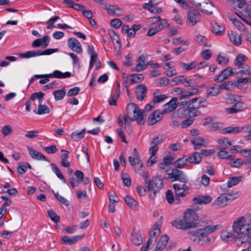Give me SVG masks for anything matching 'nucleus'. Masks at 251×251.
<instances>
[{"label":"nucleus","instance_id":"f257e3e1","mask_svg":"<svg viewBox=\"0 0 251 251\" xmlns=\"http://www.w3.org/2000/svg\"><path fill=\"white\" fill-rule=\"evenodd\" d=\"M233 231L224 230L221 232V238L224 242L234 241L238 246L246 243L248 239L251 238V232L249 229L251 228V224H246V219L243 217H239L233 222L232 225Z\"/></svg>","mask_w":251,"mask_h":251},{"label":"nucleus","instance_id":"f03ea898","mask_svg":"<svg viewBox=\"0 0 251 251\" xmlns=\"http://www.w3.org/2000/svg\"><path fill=\"white\" fill-rule=\"evenodd\" d=\"M197 228L190 231V233L197 238L194 239V241L199 243H205L213 242L215 240L213 237H209V235L220 228L219 225H207L205 222H202L201 224H197L196 226Z\"/></svg>","mask_w":251,"mask_h":251},{"label":"nucleus","instance_id":"7ed1b4c3","mask_svg":"<svg viewBox=\"0 0 251 251\" xmlns=\"http://www.w3.org/2000/svg\"><path fill=\"white\" fill-rule=\"evenodd\" d=\"M126 110L127 114H132L133 117L130 118L128 115H124V120L126 125L127 124V118L130 121H136L140 125L144 124V117L145 115V112L144 110L140 109L137 104L133 103L128 104L127 105Z\"/></svg>","mask_w":251,"mask_h":251},{"label":"nucleus","instance_id":"20e7f679","mask_svg":"<svg viewBox=\"0 0 251 251\" xmlns=\"http://www.w3.org/2000/svg\"><path fill=\"white\" fill-rule=\"evenodd\" d=\"M71 75L72 74L70 72L62 73L59 70H55L50 74L35 75L34 77H36V78H41L39 83L43 84L48 82L50 81V78H65L70 77Z\"/></svg>","mask_w":251,"mask_h":251},{"label":"nucleus","instance_id":"39448f33","mask_svg":"<svg viewBox=\"0 0 251 251\" xmlns=\"http://www.w3.org/2000/svg\"><path fill=\"white\" fill-rule=\"evenodd\" d=\"M145 181L148 190L153 192V195H151V197L154 199L156 193L159 191L163 187V180L158 176H155L151 180H145Z\"/></svg>","mask_w":251,"mask_h":251},{"label":"nucleus","instance_id":"423d86ee","mask_svg":"<svg viewBox=\"0 0 251 251\" xmlns=\"http://www.w3.org/2000/svg\"><path fill=\"white\" fill-rule=\"evenodd\" d=\"M58 49H48L44 50H30L25 53H20L19 56L21 58H29L44 55H50L58 51Z\"/></svg>","mask_w":251,"mask_h":251},{"label":"nucleus","instance_id":"0eeeda50","mask_svg":"<svg viewBox=\"0 0 251 251\" xmlns=\"http://www.w3.org/2000/svg\"><path fill=\"white\" fill-rule=\"evenodd\" d=\"M191 2L205 14H212L213 5L209 0H192Z\"/></svg>","mask_w":251,"mask_h":251},{"label":"nucleus","instance_id":"6e6552de","mask_svg":"<svg viewBox=\"0 0 251 251\" xmlns=\"http://www.w3.org/2000/svg\"><path fill=\"white\" fill-rule=\"evenodd\" d=\"M167 175L168 178L171 179L172 181L177 180L185 184L188 181L187 175L183 171L176 168L173 169L172 172L167 174Z\"/></svg>","mask_w":251,"mask_h":251},{"label":"nucleus","instance_id":"1a4fd4ad","mask_svg":"<svg viewBox=\"0 0 251 251\" xmlns=\"http://www.w3.org/2000/svg\"><path fill=\"white\" fill-rule=\"evenodd\" d=\"M198 219V216L195 210L192 209H188L184 214V220L189 228L196 226L197 224L194 223Z\"/></svg>","mask_w":251,"mask_h":251},{"label":"nucleus","instance_id":"9d476101","mask_svg":"<svg viewBox=\"0 0 251 251\" xmlns=\"http://www.w3.org/2000/svg\"><path fill=\"white\" fill-rule=\"evenodd\" d=\"M162 217H160V219L158 220L154 225L152 226V229L150 232L149 233V238L148 239V241H150L151 243H152L155 242L158 236L160 234V228L162 224Z\"/></svg>","mask_w":251,"mask_h":251},{"label":"nucleus","instance_id":"9b49d317","mask_svg":"<svg viewBox=\"0 0 251 251\" xmlns=\"http://www.w3.org/2000/svg\"><path fill=\"white\" fill-rule=\"evenodd\" d=\"M128 161L131 165L134 167L136 171H140L143 166L140 159L139 153L136 148L133 150V156L128 157Z\"/></svg>","mask_w":251,"mask_h":251},{"label":"nucleus","instance_id":"f8f14e48","mask_svg":"<svg viewBox=\"0 0 251 251\" xmlns=\"http://www.w3.org/2000/svg\"><path fill=\"white\" fill-rule=\"evenodd\" d=\"M247 108L248 105L246 103L241 101L237 102L232 107L225 108V112L227 114H233Z\"/></svg>","mask_w":251,"mask_h":251},{"label":"nucleus","instance_id":"ddd939ff","mask_svg":"<svg viewBox=\"0 0 251 251\" xmlns=\"http://www.w3.org/2000/svg\"><path fill=\"white\" fill-rule=\"evenodd\" d=\"M68 46L73 51L78 54L82 52L83 50L80 43L75 38H71L68 40Z\"/></svg>","mask_w":251,"mask_h":251},{"label":"nucleus","instance_id":"4468645a","mask_svg":"<svg viewBox=\"0 0 251 251\" xmlns=\"http://www.w3.org/2000/svg\"><path fill=\"white\" fill-rule=\"evenodd\" d=\"M177 98L173 97L168 102L165 103L164 106V109L162 111L164 114L170 113L174 111L177 107Z\"/></svg>","mask_w":251,"mask_h":251},{"label":"nucleus","instance_id":"2eb2a0df","mask_svg":"<svg viewBox=\"0 0 251 251\" xmlns=\"http://www.w3.org/2000/svg\"><path fill=\"white\" fill-rule=\"evenodd\" d=\"M191 143L193 145L195 150H199L202 147L207 146L209 141L208 139H205L201 137H196L191 141Z\"/></svg>","mask_w":251,"mask_h":251},{"label":"nucleus","instance_id":"dca6fc26","mask_svg":"<svg viewBox=\"0 0 251 251\" xmlns=\"http://www.w3.org/2000/svg\"><path fill=\"white\" fill-rule=\"evenodd\" d=\"M147 56L143 54L138 58L136 66L132 68V71L141 72L146 69L147 65L146 64Z\"/></svg>","mask_w":251,"mask_h":251},{"label":"nucleus","instance_id":"f3484780","mask_svg":"<svg viewBox=\"0 0 251 251\" xmlns=\"http://www.w3.org/2000/svg\"><path fill=\"white\" fill-rule=\"evenodd\" d=\"M164 115L162 111L156 110L153 112L149 117L148 124L149 126H152L157 122H159L162 119V115Z\"/></svg>","mask_w":251,"mask_h":251},{"label":"nucleus","instance_id":"a211bd4d","mask_svg":"<svg viewBox=\"0 0 251 251\" xmlns=\"http://www.w3.org/2000/svg\"><path fill=\"white\" fill-rule=\"evenodd\" d=\"M228 203L227 198L225 197L224 194H223L214 200L212 204L216 208H222Z\"/></svg>","mask_w":251,"mask_h":251},{"label":"nucleus","instance_id":"6ab92c4d","mask_svg":"<svg viewBox=\"0 0 251 251\" xmlns=\"http://www.w3.org/2000/svg\"><path fill=\"white\" fill-rule=\"evenodd\" d=\"M187 18L189 23L192 25H194L201 19V15L196 10H193L188 12Z\"/></svg>","mask_w":251,"mask_h":251},{"label":"nucleus","instance_id":"aec40b11","mask_svg":"<svg viewBox=\"0 0 251 251\" xmlns=\"http://www.w3.org/2000/svg\"><path fill=\"white\" fill-rule=\"evenodd\" d=\"M155 4L156 3L152 0H150L148 3L143 4L142 7L144 9L149 10L152 14H159L162 11V8L156 7L155 6Z\"/></svg>","mask_w":251,"mask_h":251},{"label":"nucleus","instance_id":"412c9836","mask_svg":"<svg viewBox=\"0 0 251 251\" xmlns=\"http://www.w3.org/2000/svg\"><path fill=\"white\" fill-rule=\"evenodd\" d=\"M233 74V70L231 68L228 67L221 72V74L216 76L214 80L215 81L222 82L227 79L229 76Z\"/></svg>","mask_w":251,"mask_h":251},{"label":"nucleus","instance_id":"4be33fe9","mask_svg":"<svg viewBox=\"0 0 251 251\" xmlns=\"http://www.w3.org/2000/svg\"><path fill=\"white\" fill-rule=\"evenodd\" d=\"M248 60V57L245 55L239 53L236 57L234 63L236 67L238 68H241V67H243L244 66H247L246 64V62Z\"/></svg>","mask_w":251,"mask_h":251},{"label":"nucleus","instance_id":"5701e85b","mask_svg":"<svg viewBox=\"0 0 251 251\" xmlns=\"http://www.w3.org/2000/svg\"><path fill=\"white\" fill-rule=\"evenodd\" d=\"M29 155L34 159L47 161L46 157L41 152L37 151L31 147H28Z\"/></svg>","mask_w":251,"mask_h":251},{"label":"nucleus","instance_id":"b1692460","mask_svg":"<svg viewBox=\"0 0 251 251\" xmlns=\"http://www.w3.org/2000/svg\"><path fill=\"white\" fill-rule=\"evenodd\" d=\"M83 236L84 235H79L69 237L65 235L62 237V240L66 245H72L76 243L79 240L82 239Z\"/></svg>","mask_w":251,"mask_h":251},{"label":"nucleus","instance_id":"393cba45","mask_svg":"<svg viewBox=\"0 0 251 251\" xmlns=\"http://www.w3.org/2000/svg\"><path fill=\"white\" fill-rule=\"evenodd\" d=\"M147 90V87L145 85L140 84L137 86L136 94L137 99L139 100L142 101L144 99Z\"/></svg>","mask_w":251,"mask_h":251},{"label":"nucleus","instance_id":"a878e982","mask_svg":"<svg viewBox=\"0 0 251 251\" xmlns=\"http://www.w3.org/2000/svg\"><path fill=\"white\" fill-rule=\"evenodd\" d=\"M193 201L196 204L204 203L207 204L209 203L212 201V198L210 196H199L193 198Z\"/></svg>","mask_w":251,"mask_h":251},{"label":"nucleus","instance_id":"bb28decb","mask_svg":"<svg viewBox=\"0 0 251 251\" xmlns=\"http://www.w3.org/2000/svg\"><path fill=\"white\" fill-rule=\"evenodd\" d=\"M131 241L134 245L139 246L142 243L143 239L139 233L135 232L133 230L131 233Z\"/></svg>","mask_w":251,"mask_h":251},{"label":"nucleus","instance_id":"cd10ccee","mask_svg":"<svg viewBox=\"0 0 251 251\" xmlns=\"http://www.w3.org/2000/svg\"><path fill=\"white\" fill-rule=\"evenodd\" d=\"M125 201L127 205L133 210H138L139 209L138 202L134 200L129 196H126L125 197Z\"/></svg>","mask_w":251,"mask_h":251},{"label":"nucleus","instance_id":"c85d7f7f","mask_svg":"<svg viewBox=\"0 0 251 251\" xmlns=\"http://www.w3.org/2000/svg\"><path fill=\"white\" fill-rule=\"evenodd\" d=\"M229 19L231 21L234 25L239 30L240 32L245 31L246 30L245 25L241 23L239 20L233 17V16H229Z\"/></svg>","mask_w":251,"mask_h":251},{"label":"nucleus","instance_id":"c756f323","mask_svg":"<svg viewBox=\"0 0 251 251\" xmlns=\"http://www.w3.org/2000/svg\"><path fill=\"white\" fill-rule=\"evenodd\" d=\"M220 89L219 85L217 86L214 85L212 86H210L206 89L207 95L206 98L209 96H215L218 95L220 93Z\"/></svg>","mask_w":251,"mask_h":251},{"label":"nucleus","instance_id":"7c9ffc66","mask_svg":"<svg viewBox=\"0 0 251 251\" xmlns=\"http://www.w3.org/2000/svg\"><path fill=\"white\" fill-rule=\"evenodd\" d=\"M61 151L64 152V153H62L60 156L61 159V165L62 166L65 167H69L70 165V162L69 161H68V159L69 158V151L67 150H63V149H62L61 150Z\"/></svg>","mask_w":251,"mask_h":251},{"label":"nucleus","instance_id":"2f4dec72","mask_svg":"<svg viewBox=\"0 0 251 251\" xmlns=\"http://www.w3.org/2000/svg\"><path fill=\"white\" fill-rule=\"evenodd\" d=\"M188 162L191 163L199 164L201 160V156L198 152H195L187 157Z\"/></svg>","mask_w":251,"mask_h":251},{"label":"nucleus","instance_id":"473e14b6","mask_svg":"<svg viewBox=\"0 0 251 251\" xmlns=\"http://www.w3.org/2000/svg\"><path fill=\"white\" fill-rule=\"evenodd\" d=\"M88 53L91 54V59L89 63V68L91 69L94 64V62L96 61V57H97V53L94 52V50L93 46H88Z\"/></svg>","mask_w":251,"mask_h":251},{"label":"nucleus","instance_id":"72a5a7b5","mask_svg":"<svg viewBox=\"0 0 251 251\" xmlns=\"http://www.w3.org/2000/svg\"><path fill=\"white\" fill-rule=\"evenodd\" d=\"M217 142L220 145V146L217 147L218 150H226L228 147L231 145V142L226 138L218 140Z\"/></svg>","mask_w":251,"mask_h":251},{"label":"nucleus","instance_id":"f704fd0d","mask_svg":"<svg viewBox=\"0 0 251 251\" xmlns=\"http://www.w3.org/2000/svg\"><path fill=\"white\" fill-rule=\"evenodd\" d=\"M228 37L230 40L236 46H239L241 44V39L240 36L236 34L233 31H230L228 33Z\"/></svg>","mask_w":251,"mask_h":251},{"label":"nucleus","instance_id":"c9c22d12","mask_svg":"<svg viewBox=\"0 0 251 251\" xmlns=\"http://www.w3.org/2000/svg\"><path fill=\"white\" fill-rule=\"evenodd\" d=\"M50 111V108L49 106L42 103L38 104V110H34V112L38 115L48 114Z\"/></svg>","mask_w":251,"mask_h":251},{"label":"nucleus","instance_id":"e433bc0d","mask_svg":"<svg viewBox=\"0 0 251 251\" xmlns=\"http://www.w3.org/2000/svg\"><path fill=\"white\" fill-rule=\"evenodd\" d=\"M242 176L229 177L227 182V187L231 188L236 185L242 180Z\"/></svg>","mask_w":251,"mask_h":251},{"label":"nucleus","instance_id":"4c0bfd02","mask_svg":"<svg viewBox=\"0 0 251 251\" xmlns=\"http://www.w3.org/2000/svg\"><path fill=\"white\" fill-rule=\"evenodd\" d=\"M172 225L178 229H185L189 228L184 220L174 221L172 222Z\"/></svg>","mask_w":251,"mask_h":251},{"label":"nucleus","instance_id":"58836bf2","mask_svg":"<svg viewBox=\"0 0 251 251\" xmlns=\"http://www.w3.org/2000/svg\"><path fill=\"white\" fill-rule=\"evenodd\" d=\"M186 187V184L183 185V187H181L180 185L178 183H175L173 185V187L175 189V194L177 196L183 197L185 196L184 187Z\"/></svg>","mask_w":251,"mask_h":251},{"label":"nucleus","instance_id":"ea45409f","mask_svg":"<svg viewBox=\"0 0 251 251\" xmlns=\"http://www.w3.org/2000/svg\"><path fill=\"white\" fill-rule=\"evenodd\" d=\"M244 127L243 126H229L223 129L224 133H239L243 130Z\"/></svg>","mask_w":251,"mask_h":251},{"label":"nucleus","instance_id":"a19ab883","mask_svg":"<svg viewBox=\"0 0 251 251\" xmlns=\"http://www.w3.org/2000/svg\"><path fill=\"white\" fill-rule=\"evenodd\" d=\"M158 90L155 91L153 93V102L157 103L163 101L168 98L167 96L164 94L159 95Z\"/></svg>","mask_w":251,"mask_h":251},{"label":"nucleus","instance_id":"79ce46f5","mask_svg":"<svg viewBox=\"0 0 251 251\" xmlns=\"http://www.w3.org/2000/svg\"><path fill=\"white\" fill-rule=\"evenodd\" d=\"M179 66L187 71H190L197 68V61H194L189 63H185L184 62H180L179 64Z\"/></svg>","mask_w":251,"mask_h":251},{"label":"nucleus","instance_id":"37998d69","mask_svg":"<svg viewBox=\"0 0 251 251\" xmlns=\"http://www.w3.org/2000/svg\"><path fill=\"white\" fill-rule=\"evenodd\" d=\"M225 197L227 198L228 203L231 202L234 200L238 198L241 194L239 191L231 192L227 193H225Z\"/></svg>","mask_w":251,"mask_h":251},{"label":"nucleus","instance_id":"c03bdc74","mask_svg":"<svg viewBox=\"0 0 251 251\" xmlns=\"http://www.w3.org/2000/svg\"><path fill=\"white\" fill-rule=\"evenodd\" d=\"M217 61L219 64L225 66L228 64L229 58L226 54L220 53L217 56Z\"/></svg>","mask_w":251,"mask_h":251},{"label":"nucleus","instance_id":"a18cd8bd","mask_svg":"<svg viewBox=\"0 0 251 251\" xmlns=\"http://www.w3.org/2000/svg\"><path fill=\"white\" fill-rule=\"evenodd\" d=\"M107 10L109 14H113L117 16L122 14L121 9L115 5H109L107 7Z\"/></svg>","mask_w":251,"mask_h":251},{"label":"nucleus","instance_id":"49530a36","mask_svg":"<svg viewBox=\"0 0 251 251\" xmlns=\"http://www.w3.org/2000/svg\"><path fill=\"white\" fill-rule=\"evenodd\" d=\"M212 31L217 35H221L224 32L225 28L223 25L215 23L212 25Z\"/></svg>","mask_w":251,"mask_h":251},{"label":"nucleus","instance_id":"de8ad7c7","mask_svg":"<svg viewBox=\"0 0 251 251\" xmlns=\"http://www.w3.org/2000/svg\"><path fill=\"white\" fill-rule=\"evenodd\" d=\"M199 92V90L197 88H192L191 90L188 91H185L183 95L180 96V100L189 98L191 96L197 94Z\"/></svg>","mask_w":251,"mask_h":251},{"label":"nucleus","instance_id":"09e8293b","mask_svg":"<svg viewBox=\"0 0 251 251\" xmlns=\"http://www.w3.org/2000/svg\"><path fill=\"white\" fill-rule=\"evenodd\" d=\"M51 167L52 171L54 172V173L55 174V175L57 176V177L60 179L63 182H66V180L62 175L61 172L59 170V169L57 167V166L55 165L54 164H51Z\"/></svg>","mask_w":251,"mask_h":251},{"label":"nucleus","instance_id":"8fccbe9b","mask_svg":"<svg viewBox=\"0 0 251 251\" xmlns=\"http://www.w3.org/2000/svg\"><path fill=\"white\" fill-rule=\"evenodd\" d=\"M188 162V160L187 159V157H180L178 158L174 163L175 167L176 168L181 169L184 167L186 163Z\"/></svg>","mask_w":251,"mask_h":251},{"label":"nucleus","instance_id":"3c124183","mask_svg":"<svg viewBox=\"0 0 251 251\" xmlns=\"http://www.w3.org/2000/svg\"><path fill=\"white\" fill-rule=\"evenodd\" d=\"M54 99L56 100H62L65 96L66 92L64 89L55 90L53 92Z\"/></svg>","mask_w":251,"mask_h":251},{"label":"nucleus","instance_id":"603ef678","mask_svg":"<svg viewBox=\"0 0 251 251\" xmlns=\"http://www.w3.org/2000/svg\"><path fill=\"white\" fill-rule=\"evenodd\" d=\"M131 79L130 83L135 84L141 82L144 79V76L142 74H132L130 75Z\"/></svg>","mask_w":251,"mask_h":251},{"label":"nucleus","instance_id":"864d4df0","mask_svg":"<svg viewBox=\"0 0 251 251\" xmlns=\"http://www.w3.org/2000/svg\"><path fill=\"white\" fill-rule=\"evenodd\" d=\"M44 94L41 92L34 93L32 94L30 97V100H34L35 99H38L39 104L42 103L43 100V97Z\"/></svg>","mask_w":251,"mask_h":251},{"label":"nucleus","instance_id":"5fc2aeb1","mask_svg":"<svg viewBox=\"0 0 251 251\" xmlns=\"http://www.w3.org/2000/svg\"><path fill=\"white\" fill-rule=\"evenodd\" d=\"M186 81V78L184 75H180L174 77L172 79V85L182 84Z\"/></svg>","mask_w":251,"mask_h":251},{"label":"nucleus","instance_id":"6e6d98bb","mask_svg":"<svg viewBox=\"0 0 251 251\" xmlns=\"http://www.w3.org/2000/svg\"><path fill=\"white\" fill-rule=\"evenodd\" d=\"M240 98V96H238L235 94H229L226 96V99L227 103L229 104H232L235 101H237Z\"/></svg>","mask_w":251,"mask_h":251},{"label":"nucleus","instance_id":"4d7b16f0","mask_svg":"<svg viewBox=\"0 0 251 251\" xmlns=\"http://www.w3.org/2000/svg\"><path fill=\"white\" fill-rule=\"evenodd\" d=\"M48 214L51 221L57 223L59 222L60 217L51 209L48 210Z\"/></svg>","mask_w":251,"mask_h":251},{"label":"nucleus","instance_id":"13d9d810","mask_svg":"<svg viewBox=\"0 0 251 251\" xmlns=\"http://www.w3.org/2000/svg\"><path fill=\"white\" fill-rule=\"evenodd\" d=\"M115 95H111L110 99L109 100V104L111 105H116L117 103V100L120 96L121 91L119 90L115 91Z\"/></svg>","mask_w":251,"mask_h":251},{"label":"nucleus","instance_id":"bf43d9fd","mask_svg":"<svg viewBox=\"0 0 251 251\" xmlns=\"http://www.w3.org/2000/svg\"><path fill=\"white\" fill-rule=\"evenodd\" d=\"M242 70L238 72L236 74L238 75H251V71L250 67L248 65L244 66L243 67H241Z\"/></svg>","mask_w":251,"mask_h":251},{"label":"nucleus","instance_id":"052dcab7","mask_svg":"<svg viewBox=\"0 0 251 251\" xmlns=\"http://www.w3.org/2000/svg\"><path fill=\"white\" fill-rule=\"evenodd\" d=\"M85 129L79 132H73L71 134L72 138L74 141H78L84 137Z\"/></svg>","mask_w":251,"mask_h":251},{"label":"nucleus","instance_id":"680f3d73","mask_svg":"<svg viewBox=\"0 0 251 251\" xmlns=\"http://www.w3.org/2000/svg\"><path fill=\"white\" fill-rule=\"evenodd\" d=\"M243 16L251 19V4H247L245 9L241 12Z\"/></svg>","mask_w":251,"mask_h":251},{"label":"nucleus","instance_id":"e2e57ef3","mask_svg":"<svg viewBox=\"0 0 251 251\" xmlns=\"http://www.w3.org/2000/svg\"><path fill=\"white\" fill-rule=\"evenodd\" d=\"M53 193L54 194L56 198L62 203L63 204L68 206L69 205V201L66 200L65 198L60 195L58 192L54 193L53 191H52Z\"/></svg>","mask_w":251,"mask_h":251},{"label":"nucleus","instance_id":"0e129e2a","mask_svg":"<svg viewBox=\"0 0 251 251\" xmlns=\"http://www.w3.org/2000/svg\"><path fill=\"white\" fill-rule=\"evenodd\" d=\"M169 240V237L167 235L165 234L160 237L157 243L162 246V247L165 248Z\"/></svg>","mask_w":251,"mask_h":251},{"label":"nucleus","instance_id":"69168bd1","mask_svg":"<svg viewBox=\"0 0 251 251\" xmlns=\"http://www.w3.org/2000/svg\"><path fill=\"white\" fill-rule=\"evenodd\" d=\"M80 90V87H75L73 88H72L68 91V92L67 93V96L69 97L75 96L78 94Z\"/></svg>","mask_w":251,"mask_h":251},{"label":"nucleus","instance_id":"338daca9","mask_svg":"<svg viewBox=\"0 0 251 251\" xmlns=\"http://www.w3.org/2000/svg\"><path fill=\"white\" fill-rule=\"evenodd\" d=\"M123 182L125 185L129 187L131 185V180L129 176L126 174H123L121 175Z\"/></svg>","mask_w":251,"mask_h":251},{"label":"nucleus","instance_id":"774afa93","mask_svg":"<svg viewBox=\"0 0 251 251\" xmlns=\"http://www.w3.org/2000/svg\"><path fill=\"white\" fill-rule=\"evenodd\" d=\"M233 83L230 81L226 82L219 85L220 90H230L233 88Z\"/></svg>","mask_w":251,"mask_h":251}]
</instances>
